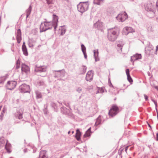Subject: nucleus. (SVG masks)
Masks as SVG:
<instances>
[{"instance_id":"423d86ee","label":"nucleus","mask_w":158,"mask_h":158,"mask_svg":"<svg viewBox=\"0 0 158 158\" xmlns=\"http://www.w3.org/2000/svg\"><path fill=\"white\" fill-rule=\"evenodd\" d=\"M17 81H8L6 85L7 89L12 90L16 86Z\"/></svg>"},{"instance_id":"052dcab7","label":"nucleus","mask_w":158,"mask_h":158,"mask_svg":"<svg viewBox=\"0 0 158 158\" xmlns=\"http://www.w3.org/2000/svg\"><path fill=\"white\" fill-rule=\"evenodd\" d=\"M82 52L83 53V54L84 55V56L87 55V54H86V51H85V52Z\"/></svg>"},{"instance_id":"c85d7f7f","label":"nucleus","mask_w":158,"mask_h":158,"mask_svg":"<svg viewBox=\"0 0 158 158\" xmlns=\"http://www.w3.org/2000/svg\"><path fill=\"white\" fill-rule=\"evenodd\" d=\"M35 94L36 95V98L37 99L42 98V95L41 93L38 90H35Z\"/></svg>"},{"instance_id":"3c124183","label":"nucleus","mask_w":158,"mask_h":158,"mask_svg":"<svg viewBox=\"0 0 158 158\" xmlns=\"http://www.w3.org/2000/svg\"><path fill=\"white\" fill-rule=\"evenodd\" d=\"M16 64L17 65H20V61L19 60H18L16 61Z\"/></svg>"},{"instance_id":"de8ad7c7","label":"nucleus","mask_w":158,"mask_h":158,"mask_svg":"<svg viewBox=\"0 0 158 158\" xmlns=\"http://www.w3.org/2000/svg\"><path fill=\"white\" fill-rule=\"evenodd\" d=\"M6 110V109L5 107H3L2 111V114H3L5 113V111Z\"/></svg>"},{"instance_id":"680f3d73","label":"nucleus","mask_w":158,"mask_h":158,"mask_svg":"<svg viewBox=\"0 0 158 158\" xmlns=\"http://www.w3.org/2000/svg\"><path fill=\"white\" fill-rule=\"evenodd\" d=\"M154 88L158 91V86H155Z\"/></svg>"},{"instance_id":"72a5a7b5","label":"nucleus","mask_w":158,"mask_h":158,"mask_svg":"<svg viewBox=\"0 0 158 158\" xmlns=\"http://www.w3.org/2000/svg\"><path fill=\"white\" fill-rule=\"evenodd\" d=\"M103 2L104 0H94L93 3L94 4H96L98 5H101L100 2Z\"/></svg>"},{"instance_id":"a211bd4d","label":"nucleus","mask_w":158,"mask_h":158,"mask_svg":"<svg viewBox=\"0 0 158 158\" xmlns=\"http://www.w3.org/2000/svg\"><path fill=\"white\" fill-rule=\"evenodd\" d=\"M46 3L48 7L50 9H52L53 7V4H54V0H45Z\"/></svg>"},{"instance_id":"ea45409f","label":"nucleus","mask_w":158,"mask_h":158,"mask_svg":"<svg viewBox=\"0 0 158 158\" xmlns=\"http://www.w3.org/2000/svg\"><path fill=\"white\" fill-rule=\"evenodd\" d=\"M28 45L29 48H33L34 46L33 44L30 41H29Z\"/></svg>"},{"instance_id":"13d9d810","label":"nucleus","mask_w":158,"mask_h":158,"mask_svg":"<svg viewBox=\"0 0 158 158\" xmlns=\"http://www.w3.org/2000/svg\"><path fill=\"white\" fill-rule=\"evenodd\" d=\"M109 86L110 87H114L111 82H110V83H109Z\"/></svg>"},{"instance_id":"b1692460","label":"nucleus","mask_w":158,"mask_h":158,"mask_svg":"<svg viewBox=\"0 0 158 158\" xmlns=\"http://www.w3.org/2000/svg\"><path fill=\"white\" fill-rule=\"evenodd\" d=\"M46 153V152L44 150L41 151L40 152L39 158H48L45 155Z\"/></svg>"},{"instance_id":"e433bc0d","label":"nucleus","mask_w":158,"mask_h":158,"mask_svg":"<svg viewBox=\"0 0 158 158\" xmlns=\"http://www.w3.org/2000/svg\"><path fill=\"white\" fill-rule=\"evenodd\" d=\"M91 135V133L89 132H88L87 131L85 132V133L83 135L84 137H87L90 136Z\"/></svg>"},{"instance_id":"4468645a","label":"nucleus","mask_w":158,"mask_h":158,"mask_svg":"<svg viewBox=\"0 0 158 158\" xmlns=\"http://www.w3.org/2000/svg\"><path fill=\"white\" fill-rule=\"evenodd\" d=\"M16 39L17 40V42L18 44H19L22 40V33L21 30L20 29H19L17 30L16 33Z\"/></svg>"},{"instance_id":"a19ab883","label":"nucleus","mask_w":158,"mask_h":158,"mask_svg":"<svg viewBox=\"0 0 158 158\" xmlns=\"http://www.w3.org/2000/svg\"><path fill=\"white\" fill-rule=\"evenodd\" d=\"M66 31V29H62L60 33V35H63L65 33Z\"/></svg>"},{"instance_id":"412c9836","label":"nucleus","mask_w":158,"mask_h":158,"mask_svg":"<svg viewBox=\"0 0 158 158\" xmlns=\"http://www.w3.org/2000/svg\"><path fill=\"white\" fill-rule=\"evenodd\" d=\"M94 53L95 61H99V60L98 57V50H94Z\"/></svg>"},{"instance_id":"774afa93","label":"nucleus","mask_w":158,"mask_h":158,"mask_svg":"<svg viewBox=\"0 0 158 158\" xmlns=\"http://www.w3.org/2000/svg\"><path fill=\"white\" fill-rule=\"evenodd\" d=\"M158 49V45L156 47V50Z\"/></svg>"},{"instance_id":"5fc2aeb1","label":"nucleus","mask_w":158,"mask_h":158,"mask_svg":"<svg viewBox=\"0 0 158 158\" xmlns=\"http://www.w3.org/2000/svg\"><path fill=\"white\" fill-rule=\"evenodd\" d=\"M26 46L25 45V42H23V45L22 46V48H23V47H26Z\"/></svg>"},{"instance_id":"7c9ffc66","label":"nucleus","mask_w":158,"mask_h":158,"mask_svg":"<svg viewBox=\"0 0 158 158\" xmlns=\"http://www.w3.org/2000/svg\"><path fill=\"white\" fill-rule=\"evenodd\" d=\"M44 108L43 110V111L44 114L47 115L48 114V105H44Z\"/></svg>"},{"instance_id":"6e6552de","label":"nucleus","mask_w":158,"mask_h":158,"mask_svg":"<svg viewBox=\"0 0 158 158\" xmlns=\"http://www.w3.org/2000/svg\"><path fill=\"white\" fill-rule=\"evenodd\" d=\"M53 73L55 75L54 77L55 78H61L65 76V71L64 70H54Z\"/></svg>"},{"instance_id":"f8f14e48","label":"nucleus","mask_w":158,"mask_h":158,"mask_svg":"<svg viewBox=\"0 0 158 158\" xmlns=\"http://www.w3.org/2000/svg\"><path fill=\"white\" fill-rule=\"evenodd\" d=\"M21 70L27 74L30 73V68L27 65L23 64L21 65Z\"/></svg>"},{"instance_id":"1a4fd4ad","label":"nucleus","mask_w":158,"mask_h":158,"mask_svg":"<svg viewBox=\"0 0 158 158\" xmlns=\"http://www.w3.org/2000/svg\"><path fill=\"white\" fill-rule=\"evenodd\" d=\"M47 68L45 66H40L37 67L36 66H35V71L36 72L39 73H45V74L44 76H42V77H44L46 75V71Z\"/></svg>"},{"instance_id":"8fccbe9b","label":"nucleus","mask_w":158,"mask_h":158,"mask_svg":"<svg viewBox=\"0 0 158 158\" xmlns=\"http://www.w3.org/2000/svg\"><path fill=\"white\" fill-rule=\"evenodd\" d=\"M143 95L144 96V98H145V100L146 101L148 100V96L146 95L145 94H144Z\"/></svg>"},{"instance_id":"9d476101","label":"nucleus","mask_w":158,"mask_h":158,"mask_svg":"<svg viewBox=\"0 0 158 158\" xmlns=\"http://www.w3.org/2000/svg\"><path fill=\"white\" fill-rule=\"evenodd\" d=\"M93 76L94 71L93 70H89L86 74L85 79L87 81L90 82L93 79Z\"/></svg>"},{"instance_id":"9b49d317","label":"nucleus","mask_w":158,"mask_h":158,"mask_svg":"<svg viewBox=\"0 0 158 158\" xmlns=\"http://www.w3.org/2000/svg\"><path fill=\"white\" fill-rule=\"evenodd\" d=\"M94 27L95 28H97L98 30L102 31L103 29V23L101 22L97 21L94 24Z\"/></svg>"},{"instance_id":"20e7f679","label":"nucleus","mask_w":158,"mask_h":158,"mask_svg":"<svg viewBox=\"0 0 158 158\" xmlns=\"http://www.w3.org/2000/svg\"><path fill=\"white\" fill-rule=\"evenodd\" d=\"M145 9L146 10L152 14V17L154 16L156 10L152 3L149 2L148 3L145 7Z\"/></svg>"},{"instance_id":"4c0bfd02","label":"nucleus","mask_w":158,"mask_h":158,"mask_svg":"<svg viewBox=\"0 0 158 158\" xmlns=\"http://www.w3.org/2000/svg\"><path fill=\"white\" fill-rule=\"evenodd\" d=\"M81 47L82 52L86 51V47L83 44H81Z\"/></svg>"},{"instance_id":"2f4dec72","label":"nucleus","mask_w":158,"mask_h":158,"mask_svg":"<svg viewBox=\"0 0 158 158\" xmlns=\"http://www.w3.org/2000/svg\"><path fill=\"white\" fill-rule=\"evenodd\" d=\"M5 141L4 140L3 137H1L0 138V147H3L5 143Z\"/></svg>"},{"instance_id":"bb28decb","label":"nucleus","mask_w":158,"mask_h":158,"mask_svg":"<svg viewBox=\"0 0 158 158\" xmlns=\"http://www.w3.org/2000/svg\"><path fill=\"white\" fill-rule=\"evenodd\" d=\"M11 146V144L10 143H8V140H6V143L5 145V148L8 153H10L11 151H10V148Z\"/></svg>"},{"instance_id":"2eb2a0df","label":"nucleus","mask_w":158,"mask_h":158,"mask_svg":"<svg viewBox=\"0 0 158 158\" xmlns=\"http://www.w3.org/2000/svg\"><path fill=\"white\" fill-rule=\"evenodd\" d=\"M61 112L63 114L70 115L71 113L69 109H67L65 107L63 106L60 108Z\"/></svg>"},{"instance_id":"c03bdc74","label":"nucleus","mask_w":158,"mask_h":158,"mask_svg":"<svg viewBox=\"0 0 158 158\" xmlns=\"http://www.w3.org/2000/svg\"><path fill=\"white\" fill-rule=\"evenodd\" d=\"M82 89L81 88H80V87H77L76 91L77 92L79 93L81 92L82 91Z\"/></svg>"},{"instance_id":"f3484780","label":"nucleus","mask_w":158,"mask_h":158,"mask_svg":"<svg viewBox=\"0 0 158 158\" xmlns=\"http://www.w3.org/2000/svg\"><path fill=\"white\" fill-rule=\"evenodd\" d=\"M125 34L126 35H127L129 33L134 32L135 30L131 27H126L124 29Z\"/></svg>"},{"instance_id":"09e8293b","label":"nucleus","mask_w":158,"mask_h":158,"mask_svg":"<svg viewBox=\"0 0 158 158\" xmlns=\"http://www.w3.org/2000/svg\"><path fill=\"white\" fill-rule=\"evenodd\" d=\"M117 47L118 48H120V49L121 50V51L122 52L123 46L120 44H118V45H117Z\"/></svg>"},{"instance_id":"338daca9","label":"nucleus","mask_w":158,"mask_h":158,"mask_svg":"<svg viewBox=\"0 0 158 158\" xmlns=\"http://www.w3.org/2000/svg\"><path fill=\"white\" fill-rule=\"evenodd\" d=\"M100 92V90H99V89H98V90L97 91L96 94Z\"/></svg>"},{"instance_id":"37998d69","label":"nucleus","mask_w":158,"mask_h":158,"mask_svg":"<svg viewBox=\"0 0 158 158\" xmlns=\"http://www.w3.org/2000/svg\"><path fill=\"white\" fill-rule=\"evenodd\" d=\"M104 89L105 88L103 87L99 88V89L100 90V92L101 93L104 92Z\"/></svg>"},{"instance_id":"0e129e2a","label":"nucleus","mask_w":158,"mask_h":158,"mask_svg":"<svg viewBox=\"0 0 158 158\" xmlns=\"http://www.w3.org/2000/svg\"><path fill=\"white\" fill-rule=\"evenodd\" d=\"M64 156V155H62L60 157V158H63Z\"/></svg>"},{"instance_id":"0eeeda50","label":"nucleus","mask_w":158,"mask_h":158,"mask_svg":"<svg viewBox=\"0 0 158 158\" xmlns=\"http://www.w3.org/2000/svg\"><path fill=\"white\" fill-rule=\"evenodd\" d=\"M19 89L21 93H28L30 91V86L26 84L20 85Z\"/></svg>"},{"instance_id":"cd10ccee","label":"nucleus","mask_w":158,"mask_h":158,"mask_svg":"<svg viewBox=\"0 0 158 158\" xmlns=\"http://www.w3.org/2000/svg\"><path fill=\"white\" fill-rule=\"evenodd\" d=\"M8 75L6 74L5 76L1 77L0 78V84H3L5 81L8 78Z\"/></svg>"},{"instance_id":"c9c22d12","label":"nucleus","mask_w":158,"mask_h":158,"mask_svg":"<svg viewBox=\"0 0 158 158\" xmlns=\"http://www.w3.org/2000/svg\"><path fill=\"white\" fill-rule=\"evenodd\" d=\"M123 148H120L118 151V154L120 156L122 157V154L123 152Z\"/></svg>"},{"instance_id":"6e6d98bb","label":"nucleus","mask_w":158,"mask_h":158,"mask_svg":"<svg viewBox=\"0 0 158 158\" xmlns=\"http://www.w3.org/2000/svg\"><path fill=\"white\" fill-rule=\"evenodd\" d=\"M128 146H127L125 147V151L126 152V153H127V150L128 149Z\"/></svg>"},{"instance_id":"c756f323","label":"nucleus","mask_w":158,"mask_h":158,"mask_svg":"<svg viewBox=\"0 0 158 158\" xmlns=\"http://www.w3.org/2000/svg\"><path fill=\"white\" fill-rule=\"evenodd\" d=\"M83 67L82 70L81 71L80 74H84L86 72L87 69V67L85 65H82Z\"/></svg>"},{"instance_id":"dca6fc26","label":"nucleus","mask_w":158,"mask_h":158,"mask_svg":"<svg viewBox=\"0 0 158 158\" xmlns=\"http://www.w3.org/2000/svg\"><path fill=\"white\" fill-rule=\"evenodd\" d=\"M141 55L140 54H136L131 57V62H134V61L141 58Z\"/></svg>"},{"instance_id":"aec40b11","label":"nucleus","mask_w":158,"mask_h":158,"mask_svg":"<svg viewBox=\"0 0 158 158\" xmlns=\"http://www.w3.org/2000/svg\"><path fill=\"white\" fill-rule=\"evenodd\" d=\"M81 133L79 129H77L76 131V133L75 137L77 141H79L81 139Z\"/></svg>"},{"instance_id":"69168bd1","label":"nucleus","mask_w":158,"mask_h":158,"mask_svg":"<svg viewBox=\"0 0 158 158\" xmlns=\"http://www.w3.org/2000/svg\"><path fill=\"white\" fill-rule=\"evenodd\" d=\"M36 151V150L35 149H33V153H35Z\"/></svg>"},{"instance_id":"393cba45","label":"nucleus","mask_w":158,"mask_h":158,"mask_svg":"<svg viewBox=\"0 0 158 158\" xmlns=\"http://www.w3.org/2000/svg\"><path fill=\"white\" fill-rule=\"evenodd\" d=\"M52 16L53 21L52 22L53 23V24H58V17L55 14H53Z\"/></svg>"},{"instance_id":"ddd939ff","label":"nucleus","mask_w":158,"mask_h":158,"mask_svg":"<svg viewBox=\"0 0 158 158\" xmlns=\"http://www.w3.org/2000/svg\"><path fill=\"white\" fill-rule=\"evenodd\" d=\"M127 14L125 12L123 15L119 14L118 16L116 17V18H119L120 21L123 22L127 19Z\"/></svg>"},{"instance_id":"7ed1b4c3","label":"nucleus","mask_w":158,"mask_h":158,"mask_svg":"<svg viewBox=\"0 0 158 158\" xmlns=\"http://www.w3.org/2000/svg\"><path fill=\"white\" fill-rule=\"evenodd\" d=\"M89 4L88 2H81L77 5V9L78 11L83 13L88 9Z\"/></svg>"},{"instance_id":"79ce46f5","label":"nucleus","mask_w":158,"mask_h":158,"mask_svg":"<svg viewBox=\"0 0 158 158\" xmlns=\"http://www.w3.org/2000/svg\"><path fill=\"white\" fill-rule=\"evenodd\" d=\"M37 84L39 85L40 86V85H43V84H44V82L42 81H39L37 82Z\"/></svg>"},{"instance_id":"f257e3e1","label":"nucleus","mask_w":158,"mask_h":158,"mask_svg":"<svg viewBox=\"0 0 158 158\" xmlns=\"http://www.w3.org/2000/svg\"><path fill=\"white\" fill-rule=\"evenodd\" d=\"M53 23L52 22L44 21L41 23L40 25V32L41 33L51 29L53 27Z\"/></svg>"},{"instance_id":"a878e982","label":"nucleus","mask_w":158,"mask_h":158,"mask_svg":"<svg viewBox=\"0 0 158 158\" xmlns=\"http://www.w3.org/2000/svg\"><path fill=\"white\" fill-rule=\"evenodd\" d=\"M32 10V6H31V5H30L29 8L26 10V18H27L28 17L29 15L31 14V11Z\"/></svg>"},{"instance_id":"e2e57ef3","label":"nucleus","mask_w":158,"mask_h":158,"mask_svg":"<svg viewBox=\"0 0 158 158\" xmlns=\"http://www.w3.org/2000/svg\"><path fill=\"white\" fill-rule=\"evenodd\" d=\"M24 152V153H26L27 151V149H24L23 150Z\"/></svg>"},{"instance_id":"39448f33","label":"nucleus","mask_w":158,"mask_h":158,"mask_svg":"<svg viewBox=\"0 0 158 158\" xmlns=\"http://www.w3.org/2000/svg\"><path fill=\"white\" fill-rule=\"evenodd\" d=\"M119 110L118 107L116 105H114L109 110L108 114L110 116L113 117L118 113Z\"/></svg>"},{"instance_id":"a18cd8bd","label":"nucleus","mask_w":158,"mask_h":158,"mask_svg":"<svg viewBox=\"0 0 158 158\" xmlns=\"http://www.w3.org/2000/svg\"><path fill=\"white\" fill-rule=\"evenodd\" d=\"M152 101L154 103V104H155V105L156 110H157V108H156V107H157V102L156 101H155L153 99H152Z\"/></svg>"},{"instance_id":"6ab92c4d","label":"nucleus","mask_w":158,"mask_h":158,"mask_svg":"<svg viewBox=\"0 0 158 158\" xmlns=\"http://www.w3.org/2000/svg\"><path fill=\"white\" fill-rule=\"evenodd\" d=\"M126 73L127 76V79L129 82L131 83L133 82V80L130 74L129 69H127L126 70Z\"/></svg>"},{"instance_id":"58836bf2","label":"nucleus","mask_w":158,"mask_h":158,"mask_svg":"<svg viewBox=\"0 0 158 158\" xmlns=\"http://www.w3.org/2000/svg\"><path fill=\"white\" fill-rule=\"evenodd\" d=\"M70 102H65L64 103V105L67 107H69V108L71 110V109L70 108Z\"/></svg>"},{"instance_id":"49530a36","label":"nucleus","mask_w":158,"mask_h":158,"mask_svg":"<svg viewBox=\"0 0 158 158\" xmlns=\"http://www.w3.org/2000/svg\"><path fill=\"white\" fill-rule=\"evenodd\" d=\"M58 26V24H53V27H54V31L55 32L56 31V28H57Z\"/></svg>"},{"instance_id":"f03ea898","label":"nucleus","mask_w":158,"mask_h":158,"mask_svg":"<svg viewBox=\"0 0 158 158\" xmlns=\"http://www.w3.org/2000/svg\"><path fill=\"white\" fill-rule=\"evenodd\" d=\"M114 28H112L107 29V38L108 40L112 42L114 41L118 36L117 31L114 29Z\"/></svg>"},{"instance_id":"4d7b16f0","label":"nucleus","mask_w":158,"mask_h":158,"mask_svg":"<svg viewBox=\"0 0 158 158\" xmlns=\"http://www.w3.org/2000/svg\"><path fill=\"white\" fill-rule=\"evenodd\" d=\"M20 67V65H17L16 64V69H19Z\"/></svg>"},{"instance_id":"bf43d9fd","label":"nucleus","mask_w":158,"mask_h":158,"mask_svg":"<svg viewBox=\"0 0 158 158\" xmlns=\"http://www.w3.org/2000/svg\"><path fill=\"white\" fill-rule=\"evenodd\" d=\"M156 7L158 9V0L157 1L156 4Z\"/></svg>"},{"instance_id":"473e14b6","label":"nucleus","mask_w":158,"mask_h":158,"mask_svg":"<svg viewBox=\"0 0 158 158\" xmlns=\"http://www.w3.org/2000/svg\"><path fill=\"white\" fill-rule=\"evenodd\" d=\"M22 50L23 52V54L25 56H27L28 55V53L27 51V47L22 48Z\"/></svg>"},{"instance_id":"5701e85b","label":"nucleus","mask_w":158,"mask_h":158,"mask_svg":"<svg viewBox=\"0 0 158 158\" xmlns=\"http://www.w3.org/2000/svg\"><path fill=\"white\" fill-rule=\"evenodd\" d=\"M15 117L16 118L20 119L23 118V113L18 111L15 114Z\"/></svg>"},{"instance_id":"4be33fe9","label":"nucleus","mask_w":158,"mask_h":158,"mask_svg":"<svg viewBox=\"0 0 158 158\" xmlns=\"http://www.w3.org/2000/svg\"><path fill=\"white\" fill-rule=\"evenodd\" d=\"M102 121L101 116L99 115L97 118L95 124L96 126H97L101 124Z\"/></svg>"},{"instance_id":"f704fd0d","label":"nucleus","mask_w":158,"mask_h":158,"mask_svg":"<svg viewBox=\"0 0 158 158\" xmlns=\"http://www.w3.org/2000/svg\"><path fill=\"white\" fill-rule=\"evenodd\" d=\"M50 105L52 107L55 109L56 111V110H57V106L55 103L53 102H52L51 103Z\"/></svg>"},{"instance_id":"603ef678","label":"nucleus","mask_w":158,"mask_h":158,"mask_svg":"<svg viewBox=\"0 0 158 158\" xmlns=\"http://www.w3.org/2000/svg\"><path fill=\"white\" fill-rule=\"evenodd\" d=\"M91 127H89L86 131L88 132H89L90 133H91Z\"/></svg>"},{"instance_id":"864d4df0","label":"nucleus","mask_w":158,"mask_h":158,"mask_svg":"<svg viewBox=\"0 0 158 158\" xmlns=\"http://www.w3.org/2000/svg\"><path fill=\"white\" fill-rule=\"evenodd\" d=\"M156 141H158V132L156 134Z\"/></svg>"}]
</instances>
